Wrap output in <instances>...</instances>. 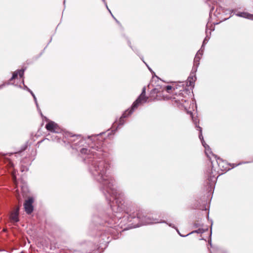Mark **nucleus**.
Wrapping results in <instances>:
<instances>
[{"mask_svg":"<svg viewBox=\"0 0 253 253\" xmlns=\"http://www.w3.org/2000/svg\"><path fill=\"white\" fill-rule=\"evenodd\" d=\"M97 135L88 136L87 137H80V144L82 146L90 148H83L80 150L82 154H87L83 160L88 162H91L89 167V171L94 179L102 185L101 190L104 194L107 201L109 202L113 212L112 215L105 216L104 221L110 225L117 223V220L125 221L126 218L129 222L132 219H136L139 222L136 227L159 222L156 219L151 218L150 216H145L139 211L128 214L124 211L125 206L122 196L117 190L114 180L107 174V171L110 168L109 162L103 158L96 159L100 156L99 153L94 152L101 151V141H98Z\"/></svg>","mask_w":253,"mask_h":253,"instance_id":"obj_1","label":"nucleus"},{"mask_svg":"<svg viewBox=\"0 0 253 253\" xmlns=\"http://www.w3.org/2000/svg\"><path fill=\"white\" fill-rule=\"evenodd\" d=\"M212 155L216 159V163L218 165V169L217 170L215 169H213L214 166L212 163V162H211L212 165V169L211 170V172L208 176V180L210 184H214L218 176L220 174H218V170H220L221 171H224L227 170V168L225 167V163L223 162V161L220 159V158H217V156L215 155L212 154Z\"/></svg>","mask_w":253,"mask_h":253,"instance_id":"obj_2","label":"nucleus"},{"mask_svg":"<svg viewBox=\"0 0 253 253\" xmlns=\"http://www.w3.org/2000/svg\"><path fill=\"white\" fill-rule=\"evenodd\" d=\"M148 98L143 95H140L138 98L132 104L131 109L129 110V114H131L139 104L146 102Z\"/></svg>","mask_w":253,"mask_h":253,"instance_id":"obj_3","label":"nucleus"},{"mask_svg":"<svg viewBox=\"0 0 253 253\" xmlns=\"http://www.w3.org/2000/svg\"><path fill=\"white\" fill-rule=\"evenodd\" d=\"M197 127H198V130L200 131V134H199V137L201 141L202 145H203V146L205 148V153L207 154V156L209 157V154L211 153V148H210L209 146L208 145H207L205 143V141L204 140V137H203V136L202 135V127H200L199 126H197Z\"/></svg>","mask_w":253,"mask_h":253,"instance_id":"obj_4","label":"nucleus"},{"mask_svg":"<svg viewBox=\"0 0 253 253\" xmlns=\"http://www.w3.org/2000/svg\"><path fill=\"white\" fill-rule=\"evenodd\" d=\"M34 199L33 198H29L26 201H25L24 206L25 211L28 214H30L33 211V203Z\"/></svg>","mask_w":253,"mask_h":253,"instance_id":"obj_5","label":"nucleus"},{"mask_svg":"<svg viewBox=\"0 0 253 253\" xmlns=\"http://www.w3.org/2000/svg\"><path fill=\"white\" fill-rule=\"evenodd\" d=\"M45 128L48 131L55 133H58L59 130L57 124L53 121H49L46 125Z\"/></svg>","mask_w":253,"mask_h":253,"instance_id":"obj_6","label":"nucleus"},{"mask_svg":"<svg viewBox=\"0 0 253 253\" xmlns=\"http://www.w3.org/2000/svg\"><path fill=\"white\" fill-rule=\"evenodd\" d=\"M19 208H17L16 210L12 212L10 215V219L12 222H17L19 221Z\"/></svg>","mask_w":253,"mask_h":253,"instance_id":"obj_7","label":"nucleus"},{"mask_svg":"<svg viewBox=\"0 0 253 253\" xmlns=\"http://www.w3.org/2000/svg\"><path fill=\"white\" fill-rule=\"evenodd\" d=\"M195 73L194 72V71H193L192 70L191 74L190 76L187 79V85L191 86H194V83L196 79Z\"/></svg>","mask_w":253,"mask_h":253,"instance_id":"obj_8","label":"nucleus"},{"mask_svg":"<svg viewBox=\"0 0 253 253\" xmlns=\"http://www.w3.org/2000/svg\"><path fill=\"white\" fill-rule=\"evenodd\" d=\"M236 15L239 17H241L253 20V14H251L247 12H239L237 13Z\"/></svg>","mask_w":253,"mask_h":253,"instance_id":"obj_9","label":"nucleus"},{"mask_svg":"<svg viewBox=\"0 0 253 253\" xmlns=\"http://www.w3.org/2000/svg\"><path fill=\"white\" fill-rule=\"evenodd\" d=\"M130 115V114H129V110L128 111V110H127L125 113H124V114L122 115V117L120 119L119 123L118 124V127L121 126H123L124 124L125 121L124 120V119Z\"/></svg>","mask_w":253,"mask_h":253,"instance_id":"obj_10","label":"nucleus"},{"mask_svg":"<svg viewBox=\"0 0 253 253\" xmlns=\"http://www.w3.org/2000/svg\"><path fill=\"white\" fill-rule=\"evenodd\" d=\"M24 70H21L17 71L14 72L13 73L12 77L10 80H12L15 79L17 77L18 74L20 77H22L24 75Z\"/></svg>","mask_w":253,"mask_h":253,"instance_id":"obj_11","label":"nucleus"},{"mask_svg":"<svg viewBox=\"0 0 253 253\" xmlns=\"http://www.w3.org/2000/svg\"><path fill=\"white\" fill-rule=\"evenodd\" d=\"M199 59H196V58L195 57L194 60V66L193 67L192 70L193 71H194V72H196L197 68L199 65Z\"/></svg>","mask_w":253,"mask_h":253,"instance_id":"obj_12","label":"nucleus"},{"mask_svg":"<svg viewBox=\"0 0 253 253\" xmlns=\"http://www.w3.org/2000/svg\"><path fill=\"white\" fill-rule=\"evenodd\" d=\"M176 230H177V232L178 233V234H179V235L180 236H182V237L187 236L188 235H189L190 234H193L194 233H199H199H203L204 232V230L203 229L199 228L198 230H195V231H193L191 232V233L187 234L185 236H183V235H182L180 234V233L179 232V231H178V230L177 229Z\"/></svg>","mask_w":253,"mask_h":253,"instance_id":"obj_13","label":"nucleus"},{"mask_svg":"<svg viewBox=\"0 0 253 253\" xmlns=\"http://www.w3.org/2000/svg\"><path fill=\"white\" fill-rule=\"evenodd\" d=\"M93 220L94 222H96L97 224H103V222L101 221H100L99 217H98L96 216H94L93 217Z\"/></svg>","mask_w":253,"mask_h":253,"instance_id":"obj_14","label":"nucleus"},{"mask_svg":"<svg viewBox=\"0 0 253 253\" xmlns=\"http://www.w3.org/2000/svg\"><path fill=\"white\" fill-rule=\"evenodd\" d=\"M202 54H203V50L200 49L197 52L195 57L196 58V59H200L201 57L202 56Z\"/></svg>","mask_w":253,"mask_h":253,"instance_id":"obj_15","label":"nucleus"},{"mask_svg":"<svg viewBox=\"0 0 253 253\" xmlns=\"http://www.w3.org/2000/svg\"><path fill=\"white\" fill-rule=\"evenodd\" d=\"M202 54H203V50L200 49L197 52L195 57L196 58V59H200L201 57L202 56Z\"/></svg>","mask_w":253,"mask_h":253,"instance_id":"obj_16","label":"nucleus"},{"mask_svg":"<svg viewBox=\"0 0 253 253\" xmlns=\"http://www.w3.org/2000/svg\"><path fill=\"white\" fill-rule=\"evenodd\" d=\"M102 1L104 2L107 10L109 11V12L111 13L112 16L115 19L116 21L118 23H119V21L114 17L113 15L112 14V13H111L110 10L109 9V8H108V5H107V4L106 3V2L105 1V0H102Z\"/></svg>","mask_w":253,"mask_h":253,"instance_id":"obj_17","label":"nucleus"},{"mask_svg":"<svg viewBox=\"0 0 253 253\" xmlns=\"http://www.w3.org/2000/svg\"><path fill=\"white\" fill-rule=\"evenodd\" d=\"M209 39V38H208V37H206L205 38L201 48H202L204 47V46L208 42Z\"/></svg>","mask_w":253,"mask_h":253,"instance_id":"obj_18","label":"nucleus"},{"mask_svg":"<svg viewBox=\"0 0 253 253\" xmlns=\"http://www.w3.org/2000/svg\"><path fill=\"white\" fill-rule=\"evenodd\" d=\"M171 88H172L171 86L170 85H168L166 86V89L168 92H169V90L171 89Z\"/></svg>","mask_w":253,"mask_h":253,"instance_id":"obj_19","label":"nucleus"},{"mask_svg":"<svg viewBox=\"0 0 253 253\" xmlns=\"http://www.w3.org/2000/svg\"><path fill=\"white\" fill-rule=\"evenodd\" d=\"M145 89H145V87H144L143 88L142 91V92H141V94H140V95H145Z\"/></svg>","mask_w":253,"mask_h":253,"instance_id":"obj_20","label":"nucleus"},{"mask_svg":"<svg viewBox=\"0 0 253 253\" xmlns=\"http://www.w3.org/2000/svg\"><path fill=\"white\" fill-rule=\"evenodd\" d=\"M25 87L27 89V90L31 93V94H32L33 97L35 96V94L33 93V92L29 88H28L27 86H25Z\"/></svg>","mask_w":253,"mask_h":253,"instance_id":"obj_21","label":"nucleus"},{"mask_svg":"<svg viewBox=\"0 0 253 253\" xmlns=\"http://www.w3.org/2000/svg\"><path fill=\"white\" fill-rule=\"evenodd\" d=\"M76 143H73V144H72V146L73 147V149H77H77H78V148H77V147H76Z\"/></svg>","mask_w":253,"mask_h":253,"instance_id":"obj_22","label":"nucleus"},{"mask_svg":"<svg viewBox=\"0 0 253 253\" xmlns=\"http://www.w3.org/2000/svg\"><path fill=\"white\" fill-rule=\"evenodd\" d=\"M33 97H34V100L35 101V103L36 104L37 106L38 107V103H37V98H36V96H34Z\"/></svg>","mask_w":253,"mask_h":253,"instance_id":"obj_23","label":"nucleus"},{"mask_svg":"<svg viewBox=\"0 0 253 253\" xmlns=\"http://www.w3.org/2000/svg\"><path fill=\"white\" fill-rule=\"evenodd\" d=\"M213 9H214V7H213V6H212V7H211V9L210 14H211V11H212Z\"/></svg>","mask_w":253,"mask_h":253,"instance_id":"obj_24","label":"nucleus"},{"mask_svg":"<svg viewBox=\"0 0 253 253\" xmlns=\"http://www.w3.org/2000/svg\"><path fill=\"white\" fill-rule=\"evenodd\" d=\"M106 242V243H108L109 241H103V242Z\"/></svg>","mask_w":253,"mask_h":253,"instance_id":"obj_25","label":"nucleus"},{"mask_svg":"<svg viewBox=\"0 0 253 253\" xmlns=\"http://www.w3.org/2000/svg\"><path fill=\"white\" fill-rule=\"evenodd\" d=\"M169 226H171V227H172V224H169Z\"/></svg>","mask_w":253,"mask_h":253,"instance_id":"obj_26","label":"nucleus"},{"mask_svg":"<svg viewBox=\"0 0 253 253\" xmlns=\"http://www.w3.org/2000/svg\"><path fill=\"white\" fill-rule=\"evenodd\" d=\"M103 240H105V238H103L102 237V239Z\"/></svg>","mask_w":253,"mask_h":253,"instance_id":"obj_27","label":"nucleus"},{"mask_svg":"<svg viewBox=\"0 0 253 253\" xmlns=\"http://www.w3.org/2000/svg\"><path fill=\"white\" fill-rule=\"evenodd\" d=\"M13 178H14V179L15 180V176H14Z\"/></svg>","mask_w":253,"mask_h":253,"instance_id":"obj_28","label":"nucleus"}]
</instances>
